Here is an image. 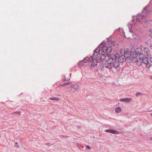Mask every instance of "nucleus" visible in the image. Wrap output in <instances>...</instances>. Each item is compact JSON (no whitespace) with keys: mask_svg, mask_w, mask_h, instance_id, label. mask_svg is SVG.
<instances>
[{"mask_svg":"<svg viewBox=\"0 0 152 152\" xmlns=\"http://www.w3.org/2000/svg\"><path fill=\"white\" fill-rule=\"evenodd\" d=\"M119 57V54L116 53L115 55H110V56H107V58L106 60V67L109 69H111L112 68V63L114 60L118 59Z\"/></svg>","mask_w":152,"mask_h":152,"instance_id":"obj_1","label":"nucleus"},{"mask_svg":"<svg viewBox=\"0 0 152 152\" xmlns=\"http://www.w3.org/2000/svg\"><path fill=\"white\" fill-rule=\"evenodd\" d=\"M105 45V42H102L99 45V48L100 50H102L104 53H110L112 50V48L111 46H110L109 45Z\"/></svg>","mask_w":152,"mask_h":152,"instance_id":"obj_2","label":"nucleus"},{"mask_svg":"<svg viewBox=\"0 0 152 152\" xmlns=\"http://www.w3.org/2000/svg\"><path fill=\"white\" fill-rule=\"evenodd\" d=\"M102 52V50H100L99 51V56H97L98 62L102 61L103 64H106V60L107 58V56L104 54H102L100 56V54Z\"/></svg>","mask_w":152,"mask_h":152,"instance_id":"obj_3","label":"nucleus"},{"mask_svg":"<svg viewBox=\"0 0 152 152\" xmlns=\"http://www.w3.org/2000/svg\"><path fill=\"white\" fill-rule=\"evenodd\" d=\"M135 52L131 53H130L129 54L126 55L124 56L125 59V60L128 62L130 63L132 61V59L135 58L137 55L136 54Z\"/></svg>","mask_w":152,"mask_h":152,"instance_id":"obj_4","label":"nucleus"},{"mask_svg":"<svg viewBox=\"0 0 152 152\" xmlns=\"http://www.w3.org/2000/svg\"><path fill=\"white\" fill-rule=\"evenodd\" d=\"M124 60L123 58H122L119 54V57L118 59L114 60L112 63V66L114 68H118L119 66V62H122Z\"/></svg>","mask_w":152,"mask_h":152,"instance_id":"obj_5","label":"nucleus"},{"mask_svg":"<svg viewBox=\"0 0 152 152\" xmlns=\"http://www.w3.org/2000/svg\"><path fill=\"white\" fill-rule=\"evenodd\" d=\"M79 86L77 84H75L74 85H71L69 89V91L70 92H73L76 91L78 89Z\"/></svg>","mask_w":152,"mask_h":152,"instance_id":"obj_6","label":"nucleus"},{"mask_svg":"<svg viewBox=\"0 0 152 152\" xmlns=\"http://www.w3.org/2000/svg\"><path fill=\"white\" fill-rule=\"evenodd\" d=\"M106 132L110 133L113 134H118L120 132L114 129H107L105 130Z\"/></svg>","mask_w":152,"mask_h":152,"instance_id":"obj_7","label":"nucleus"},{"mask_svg":"<svg viewBox=\"0 0 152 152\" xmlns=\"http://www.w3.org/2000/svg\"><path fill=\"white\" fill-rule=\"evenodd\" d=\"M120 53L122 56H125L128 53L129 54V53L130 52L127 50H126V51L125 49L123 48L121 49V50Z\"/></svg>","mask_w":152,"mask_h":152,"instance_id":"obj_8","label":"nucleus"},{"mask_svg":"<svg viewBox=\"0 0 152 152\" xmlns=\"http://www.w3.org/2000/svg\"><path fill=\"white\" fill-rule=\"evenodd\" d=\"M143 52L145 56H148L150 53L149 49L148 48H145L143 50Z\"/></svg>","mask_w":152,"mask_h":152,"instance_id":"obj_9","label":"nucleus"},{"mask_svg":"<svg viewBox=\"0 0 152 152\" xmlns=\"http://www.w3.org/2000/svg\"><path fill=\"white\" fill-rule=\"evenodd\" d=\"M98 47L97 48H96L94 50V53L93 54V56L95 58H97V57L99 56V51L100 50V49L98 50Z\"/></svg>","mask_w":152,"mask_h":152,"instance_id":"obj_10","label":"nucleus"},{"mask_svg":"<svg viewBox=\"0 0 152 152\" xmlns=\"http://www.w3.org/2000/svg\"><path fill=\"white\" fill-rule=\"evenodd\" d=\"M146 18V17L145 16H142V15H138L137 16V18L136 19V20L137 22H139L140 21V19H144Z\"/></svg>","mask_w":152,"mask_h":152,"instance_id":"obj_11","label":"nucleus"},{"mask_svg":"<svg viewBox=\"0 0 152 152\" xmlns=\"http://www.w3.org/2000/svg\"><path fill=\"white\" fill-rule=\"evenodd\" d=\"M94 57V59L92 62V64H91V66H96L97 65L98 58L97 57V58H95Z\"/></svg>","mask_w":152,"mask_h":152,"instance_id":"obj_12","label":"nucleus"},{"mask_svg":"<svg viewBox=\"0 0 152 152\" xmlns=\"http://www.w3.org/2000/svg\"><path fill=\"white\" fill-rule=\"evenodd\" d=\"M146 56L143 53H140L139 55V57L140 59L142 61Z\"/></svg>","mask_w":152,"mask_h":152,"instance_id":"obj_13","label":"nucleus"},{"mask_svg":"<svg viewBox=\"0 0 152 152\" xmlns=\"http://www.w3.org/2000/svg\"><path fill=\"white\" fill-rule=\"evenodd\" d=\"M131 100V98H124L121 99L120 101H125L127 102H130Z\"/></svg>","mask_w":152,"mask_h":152,"instance_id":"obj_14","label":"nucleus"},{"mask_svg":"<svg viewBox=\"0 0 152 152\" xmlns=\"http://www.w3.org/2000/svg\"><path fill=\"white\" fill-rule=\"evenodd\" d=\"M142 61L145 64H147L149 63L148 58L146 56L144 57V58L142 60Z\"/></svg>","mask_w":152,"mask_h":152,"instance_id":"obj_15","label":"nucleus"},{"mask_svg":"<svg viewBox=\"0 0 152 152\" xmlns=\"http://www.w3.org/2000/svg\"><path fill=\"white\" fill-rule=\"evenodd\" d=\"M64 80L65 81H69L70 78V75L69 74H66L65 76Z\"/></svg>","mask_w":152,"mask_h":152,"instance_id":"obj_16","label":"nucleus"},{"mask_svg":"<svg viewBox=\"0 0 152 152\" xmlns=\"http://www.w3.org/2000/svg\"><path fill=\"white\" fill-rule=\"evenodd\" d=\"M121 111V107H117L115 109V112L116 113H120Z\"/></svg>","mask_w":152,"mask_h":152,"instance_id":"obj_17","label":"nucleus"},{"mask_svg":"<svg viewBox=\"0 0 152 152\" xmlns=\"http://www.w3.org/2000/svg\"><path fill=\"white\" fill-rule=\"evenodd\" d=\"M49 99L54 100L58 101L59 99L58 98L53 97V98H50Z\"/></svg>","mask_w":152,"mask_h":152,"instance_id":"obj_18","label":"nucleus"},{"mask_svg":"<svg viewBox=\"0 0 152 152\" xmlns=\"http://www.w3.org/2000/svg\"><path fill=\"white\" fill-rule=\"evenodd\" d=\"M94 58V57H93L92 56H90L88 58L89 62H92L94 60L93 59Z\"/></svg>","mask_w":152,"mask_h":152,"instance_id":"obj_19","label":"nucleus"},{"mask_svg":"<svg viewBox=\"0 0 152 152\" xmlns=\"http://www.w3.org/2000/svg\"><path fill=\"white\" fill-rule=\"evenodd\" d=\"M109 43L110 44L111 46H114L116 44V43H115V41H113L111 42H109L108 44H109ZM111 46L112 47V46Z\"/></svg>","mask_w":152,"mask_h":152,"instance_id":"obj_20","label":"nucleus"},{"mask_svg":"<svg viewBox=\"0 0 152 152\" xmlns=\"http://www.w3.org/2000/svg\"><path fill=\"white\" fill-rule=\"evenodd\" d=\"M70 84V82H67L64 83L62 85H61V86H66L67 85H69Z\"/></svg>","mask_w":152,"mask_h":152,"instance_id":"obj_21","label":"nucleus"},{"mask_svg":"<svg viewBox=\"0 0 152 152\" xmlns=\"http://www.w3.org/2000/svg\"><path fill=\"white\" fill-rule=\"evenodd\" d=\"M88 58H85L84 60L83 61V62L84 63H86L88 61Z\"/></svg>","mask_w":152,"mask_h":152,"instance_id":"obj_22","label":"nucleus"},{"mask_svg":"<svg viewBox=\"0 0 152 152\" xmlns=\"http://www.w3.org/2000/svg\"><path fill=\"white\" fill-rule=\"evenodd\" d=\"M146 65V67L147 68H149L151 66V65L148 63L147 64H145Z\"/></svg>","mask_w":152,"mask_h":152,"instance_id":"obj_23","label":"nucleus"},{"mask_svg":"<svg viewBox=\"0 0 152 152\" xmlns=\"http://www.w3.org/2000/svg\"><path fill=\"white\" fill-rule=\"evenodd\" d=\"M21 112H15L13 113H12V114H15L16 113L18 114L19 115H20V114Z\"/></svg>","mask_w":152,"mask_h":152,"instance_id":"obj_24","label":"nucleus"},{"mask_svg":"<svg viewBox=\"0 0 152 152\" xmlns=\"http://www.w3.org/2000/svg\"><path fill=\"white\" fill-rule=\"evenodd\" d=\"M86 147L87 148H88V149L91 150V148L89 146H86Z\"/></svg>","mask_w":152,"mask_h":152,"instance_id":"obj_25","label":"nucleus"},{"mask_svg":"<svg viewBox=\"0 0 152 152\" xmlns=\"http://www.w3.org/2000/svg\"><path fill=\"white\" fill-rule=\"evenodd\" d=\"M141 94L140 92H137L136 94V95H139L140 94Z\"/></svg>","mask_w":152,"mask_h":152,"instance_id":"obj_26","label":"nucleus"},{"mask_svg":"<svg viewBox=\"0 0 152 152\" xmlns=\"http://www.w3.org/2000/svg\"><path fill=\"white\" fill-rule=\"evenodd\" d=\"M150 61L151 62H152V57L150 58Z\"/></svg>","mask_w":152,"mask_h":152,"instance_id":"obj_27","label":"nucleus"},{"mask_svg":"<svg viewBox=\"0 0 152 152\" xmlns=\"http://www.w3.org/2000/svg\"><path fill=\"white\" fill-rule=\"evenodd\" d=\"M149 140L152 141V137H150L149 139Z\"/></svg>","mask_w":152,"mask_h":152,"instance_id":"obj_28","label":"nucleus"},{"mask_svg":"<svg viewBox=\"0 0 152 152\" xmlns=\"http://www.w3.org/2000/svg\"><path fill=\"white\" fill-rule=\"evenodd\" d=\"M150 78L152 80V76H151L150 77Z\"/></svg>","mask_w":152,"mask_h":152,"instance_id":"obj_29","label":"nucleus"},{"mask_svg":"<svg viewBox=\"0 0 152 152\" xmlns=\"http://www.w3.org/2000/svg\"><path fill=\"white\" fill-rule=\"evenodd\" d=\"M15 144L16 145H17L18 144V142H16L15 143Z\"/></svg>","mask_w":152,"mask_h":152,"instance_id":"obj_30","label":"nucleus"},{"mask_svg":"<svg viewBox=\"0 0 152 152\" xmlns=\"http://www.w3.org/2000/svg\"><path fill=\"white\" fill-rule=\"evenodd\" d=\"M148 13H146V15H147V16H148Z\"/></svg>","mask_w":152,"mask_h":152,"instance_id":"obj_31","label":"nucleus"},{"mask_svg":"<svg viewBox=\"0 0 152 152\" xmlns=\"http://www.w3.org/2000/svg\"><path fill=\"white\" fill-rule=\"evenodd\" d=\"M17 147L18 148L19 147V146L18 145H17Z\"/></svg>","mask_w":152,"mask_h":152,"instance_id":"obj_32","label":"nucleus"},{"mask_svg":"<svg viewBox=\"0 0 152 152\" xmlns=\"http://www.w3.org/2000/svg\"><path fill=\"white\" fill-rule=\"evenodd\" d=\"M151 117H152V114H151Z\"/></svg>","mask_w":152,"mask_h":152,"instance_id":"obj_33","label":"nucleus"}]
</instances>
